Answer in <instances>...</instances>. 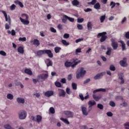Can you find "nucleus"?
<instances>
[{"label":"nucleus","instance_id":"f257e3e1","mask_svg":"<svg viewBox=\"0 0 129 129\" xmlns=\"http://www.w3.org/2000/svg\"><path fill=\"white\" fill-rule=\"evenodd\" d=\"M47 54L49 58H53V54L50 49L39 50L37 51L36 54L38 56H41L42 54Z\"/></svg>","mask_w":129,"mask_h":129},{"label":"nucleus","instance_id":"f03ea898","mask_svg":"<svg viewBox=\"0 0 129 129\" xmlns=\"http://www.w3.org/2000/svg\"><path fill=\"white\" fill-rule=\"evenodd\" d=\"M81 62V61L80 60L77 61V59H74L73 62L68 61H66L64 66L67 68H70L71 67L72 69H74L78 64L80 63Z\"/></svg>","mask_w":129,"mask_h":129},{"label":"nucleus","instance_id":"7ed1b4c3","mask_svg":"<svg viewBox=\"0 0 129 129\" xmlns=\"http://www.w3.org/2000/svg\"><path fill=\"white\" fill-rule=\"evenodd\" d=\"M86 71L84 70V68L82 67L79 69L76 72V78L79 79L81 78H83L86 75Z\"/></svg>","mask_w":129,"mask_h":129},{"label":"nucleus","instance_id":"20e7f679","mask_svg":"<svg viewBox=\"0 0 129 129\" xmlns=\"http://www.w3.org/2000/svg\"><path fill=\"white\" fill-rule=\"evenodd\" d=\"M22 17L24 18V17H26V19L24 20L22 19L21 17H20V20L21 22L24 24L26 25H28L30 24V22L28 21L29 17L26 14H22Z\"/></svg>","mask_w":129,"mask_h":129},{"label":"nucleus","instance_id":"39448f33","mask_svg":"<svg viewBox=\"0 0 129 129\" xmlns=\"http://www.w3.org/2000/svg\"><path fill=\"white\" fill-rule=\"evenodd\" d=\"M107 34V33L106 32H103L102 33H99L97 37L100 38L101 37L100 39V42H103L106 41V39H107V36L106 35Z\"/></svg>","mask_w":129,"mask_h":129},{"label":"nucleus","instance_id":"423d86ee","mask_svg":"<svg viewBox=\"0 0 129 129\" xmlns=\"http://www.w3.org/2000/svg\"><path fill=\"white\" fill-rule=\"evenodd\" d=\"M27 116V112L25 110H21L19 113V119L21 120L25 119Z\"/></svg>","mask_w":129,"mask_h":129},{"label":"nucleus","instance_id":"0eeeda50","mask_svg":"<svg viewBox=\"0 0 129 129\" xmlns=\"http://www.w3.org/2000/svg\"><path fill=\"white\" fill-rule=\"evenodd\" d=\"M111 46H112L114 50H116L117 48L118 47V44L117 42L115 41V39L113 38H112L111 39Z\"/></svg>","mask_w":129,"mask_h":129},{"label":"nucleus","instance_id":"6e6552de","mask_svg":"<svg viewBox=\"0 0 129 129\" xmlns=\"http://www.w3.org/2000/svg\"><path fill=\"white\" fill-rule=\"evenodd\" d=\"M106 75V72H103L99 74H97L96 76H95L94 77V80H99L102 77H103L104 75Z\"/></svg>","mask_w":129,"mask_h":129},{"label":"nucleus","instance_id":"1a4fd4ad","mask_svg":"<svg viewBox=\"0 0 129 129\" xmlns=\"http://www.w3.org/2000/svg\"><path fill=\"white\" fill-rule=\"evenodd\" d=\"M127 58L126 57H124L123 60L120 61L119 63L120 66L122 67H126L127 66V63H126Z\"/></svg>","mask_w":129,"mask_h":129},{"label":"nucleus","instance_id":"9d476101","mask_svg":"<svg viewBox=\"0 0 129 129\" xmlns=\"http://www.w3.org/2000/svg\"><path fill=\"white\" fill-rule=\"evenodd\" d=\"M58 91L59 97H64L66 96V92L63 89H58Z\"/></svg>","mask_w":129,"mask_h":129},{"label":"nucleus","instance_id":"9b49d317","mask_svg":"<svg viewBox=\"0 0 129 129\" xmlns=\"http://www.w3.org/2000/svg\"><path fill=\"white\" fill-rule=\"evenodd\" d=\"M64 114L67 116L68 118H73V113L70 111H64Z\"/></svg>","mask_w":129,"mask_h":129},{"label":"nucleus","instance_id":"f8f14e48","mask_svg":"<svg viewBox=\"0 0 129 129\" xmlns=\"http://www.w3.org/2000/svg\"><path fill=\"white\" fill-rule=\"evenodd\" d=\"M31 43H33V45L35 46V47H38L40 44V41L37 39H35L31 41Z\"/></svg>","mask_w":129,"mask_h":129},{"label":"nucleus","instance_id":"ddd939ff","mask_svg":"<svg viewBox=\"0 0 129 129\" xmlns=\"http://www.w3.org/2000/svg\"><path fill=\"white\" fill-rule=\"evenodd\" d=\"M48 77V75L47 74H42L38 76V78L40 79L45 80Z\"/></svg>","mask_w":129,"mask_h":129},{"label":"nucleus","instance_id":"4468645a","mask_svg":"<svg viewBox=\"0 0 129 129\" xmlns=\"http://www.w3.org/2000/svg\"><path fill=\"white\" fill-rule=\"evenodd\" d=\"M54 93L52 91H47L45 93V96L49 97L53 95Z\"/></svg>","mask_w":129,"mask_h":129},{"label":"nucleus","instance_id":"2eb2a0df","mask_svg":"<svg viewBox=\"0 0 129 129\" xmlns=\"http://www.w3.org/2000/svg\"><path fill=\"white\" fill-rule=\"evenodd\" d=\"M82 111L83 115H84L87 116L89 113V112L87 111V108L86 107H82Z\"/></svg>","mask_w":129,"mask_h":129},{"label":"nucleus","instance_id":"dca6fc26","mask_svg":"<svg viewBox=\"0 0 129 129\" xmlns=\"http://www.w3.org/2000/svg\"><path fill=\"white\" fill-rule=\"evenodd\" d=\"M106 92V89H103V88H99L98 89H96L95 90L93 91V93L95 94L97 92Z\"/></svg>","mask_w":129,"mask_h":129},{"label":"nucleus","instance_id":"f3484780","mask_svg":"<svg viewBox=\"0 0 129 129\" xmlns=\"http://www.w3.org/2000/svg\"><path fill=\"white\" fill-rule=\"evenodd\" d=\"M119 43L121 44V47H122V50L124 51L126 50V47H125V44L122 40H120L119 41Z\"/></svg>","mask_w":129,"mask_h":129},{"label":"nucleus","instance_id":"a211bd4d","mask_svg":"<svg viewBox=\"0 0 129 129\" xmlns=\"http://www.w3.org/2000/svg\"><path fill=\"white\" fill-rule=\"evenodd\" d=\"M88 104L89 105V107L91 108L93 106L95 105L96 104V102L94 100H90L89 101Z\"/></svg>","mask_w":129,"mask_h":129},{"label":"nucleus","instance_id":"6ab92c4d","mask_svg":"<svg viewBox=\"0 0 129 129\" xmlns=\"http://www.w3.org/2000/svg\"><path fill=\"white\" fill-rule=\"evenodd\" d=\"M14 3L17 5H19V6L21 8H23L24 7L23 4L22 3V2H20L19 0H16L14 2Z\"/></svg>","mask_w":129,"mask_h":129},{"label":"nucleus","instance_id":"aec40b11","mask_svg":"<svg viewBox=\"0 0 129 129\" xmlns=\"http://www.w3.org/2000/svg\"><path fill=\"white\" fill-rule=\"evenodd\" d=\"M17 101L19 103L24 104L25 103V100L24 98L19 97L17 98Z\"/></svg>","mask_w":129,"mask_h":129},{"label":"nucleus","instance_id":"412c9836","mask_svg":"<svg viewBox=\"0 0 129 129\" xmlns=\"http://www.w3.org/2000/svg\"><path fill=\"white\" fill-rule=\"evenodd\" d=\"M94 8L96 10H100L101 9V5L99 3H97L95 4Z\"/></svg>","mask_w":129,"mask_h":129},{"label":"nucleus","instance_id":"4be33fe9","mask_svg":"<svg viewBox=\"0 0 129 129\" xmlns=\"http://www.w3.org/2000/svg\"><path fill=\"white\" fill-rule=\"evenodd\" d=\"M93 97L96 101H98L101 98V96H97L95 94L93 95Z\"/></svg>","mask_w":129,"mask_h":129},{"label":"nucleus","instance_id":"5701e85b","mask_svg":"<svg viewBox=\"0 0 129 129\" xmlns=\"http://www.w3.org/2000/svg\"><path fill=\"white\" fill-rule=\"evenodd\" d=\"M18 51L19 53L23 54L24 52V48L22 46H19L18 49Z\"/></svg>","mask_w":129,"mask_h":129},{"label":"nucleus","instance_id":"b1692460","mask_svg":"<svg viewBox=\"0 0 129 129\" xmlns=\"http://www.w3.org/2000/svg\"><path fill=\"white\" fill-rule=\"evenodd\" d=\"M25 73L30 76L32 75V72L31 70L28 69H26L25 70Z\"/></svg>","mask_w":129,"mask_h":129},{"label":"nucleus","instance_id":"393cba45","mask_svg":"<svg viewBox=\"0 0 129 129\" xmlns=\"http://www.w3.org/2000/svg\"><path fill=\"white\" fill-rule=\"evenodd\" d=\"M68 20V16L67 15H63L62 19V21L63 23H66L67 21Z\"/></svg>","mask_w":129,"mask_h":129},{"label":"nucleus","instance_id":"a878e982","mask_svg":"<svg viewBox=\"0 0 129 129\" xmlns=\"http://www.w3.org/2000/svg\"><path fill=\"white\" fill-rule=\"evenodd\" d=\"M8 33L9 34H11L12 35V36H14L16 35V32L15 31V30L14 29L12 30V31H11L10 30H8Z\"/></svg>","mask_w":129,"mask_h":129},{"label":"nucleus","instance_id":"bb28decb","mask_svg":"<svg viewBox=\"0 0 129 129\" xmlns=\"http://www.w3.org/2000/svg\"><path fill=\"white\" fill-rule=\"evenodd\" d=\"M36 120L38 123H39L42 120V116L40 115H37Z\"/></svg>","mask_w":129,"mask_h":129},{"label":"nucleus","instance_id":"cd10ccee","mask_svg":"<svg viewBox=\"0 0 129 129\" xmlns=\"http://www.w3.org/2000/svg\"><path fill=\"white\" fill-rule=\"evenodd\" d=\"M112 50V49L111 47H108L107 51L106 52V54L108 56H110Z\"/></svg>","mask_w":129,"mask_h":129},{"label":"nucleus","instance_id":"c85d7f7f","mask_svg":"<svg viewBox=\"0 0 129 129\" xmlns=\"http://www.w3.org/2000/svg\"><path fill=\"white\" fill-rule=\"evenodd\" d=\"M61 50V48L60 47H55L54 48V51L56 53H58Z\"/></svg>","mask_w":129,"mask_h":129},{"label":"nucleus","instance_id":"c756f323","mask_svg":"<svg viewBox=\"0 0 129 129\" xmlns=\"http://www.w3.org/2000/svg\"><path fill=\"white\" fill-rule=\"evenodd\" d=\"M60 120L64 122V123L67 124H70V122L66 118H60Z\"/></svg>","mask_w":129,"mask_h":129},{"label":"nucleus","instance_id":"7c9ffc66","mask_svg":"<svg viewBox=\"0 0 129 129\" xmlns=\"http://www.w3.org/2000/svg\"><path fill=\"white\" fill-rule=\"evenodd\" d=\"M7 98L9 100H13L14 98V96L12 94H8L7 96Z\"/></svg>","mask_w":129,"mask_h":129},{"label":"nucleus","instance_id":"2f4dec72","mask_svg":"<svg viewBox=\"0 0 129 129\" xmlns=\"http://www.w3.org/2000/svg\"><path fill=\"white\" fill-rule=\"evenodd\" d=\"M87 28L88 30H90L92 29V23L91 22H88V24H87Z\"/></svg>","mask_w":129,"mask_h":129},{"label":"nucleus","instance_id":"473e14b6","mask_svg":"<svg viewBox=\"0 0 129 129\" xmlns=\"http://www.w3.org/2000/svg\"><path fill=\"white\" fill-rule=\"evenodd\" d=\"M47 60L48 61V62L47 63V67H51L52 65V61L49 58H47Z\"/></svg>","mask_w":129,"mask_h":129},{"label":"nucleus","instance_id":"72a5a7b5","mask_svg":"<svg viewBox=\"0 0 129 129\" xmlns=\"http://www.w3.org/2000/svg\"><path fill=\"white\" fill-rule=\"evenodd\" d=\"M72 4L75 6H77L79 5V2H78V0H74L72 2Z\"/></svg>","mask_w":129,"mask_h":129},{"label":"nucleus","instance_id":"f704fd0d","mask_svg":"<svg viewBox=\"0 0 129 129\" xmlns=\"http://www.w3.org/2000/svg\"><path fill=\"white\" fill-rule=\"evenodd\" d=\"M4 128L5 129H14L13 127H12L9 124L4 125Z\"/></svg>","mask_w":129,"mask_h":129},{"label":"nucleus","instance_id":"c9c22d12","mask_svg":"<svg viewBox=\"0 0 129 129\" xmlns=\"http://www.w3.org/2000/svg\"><path fill=\"white\" fill-rule=\"evenodd\" d=\"M105 19H106L105 15H103V16H101L100 19V21H101V23H103L104 22V21H105Z\"/></svg>","mask_w":129,"mask_h":129},{"label":"nucleus","instance_id":"e433bc0d","mask_svg":"<svg viewBox=\"0 0 129 129\" xmlns=\"http://www.w3.org/2000/svg\"><path fill=\"white\" fill-rule=\"evenodd\" d=\"M72 88L74 90H76L77 89V85L75 83H72Z\"/></svg>","mask_w":129,"mask_h":129},{"label":"nucleus","instance_id":"4c0bfd02","mask_svg":"<svg viewBox=\"0 0 129 129\" xmlns=\"http://www.w3.org/2000/svg\"><path fill=\"white\" fill-rule=\"evenodd\" d=\"M61 42L65 46L69 45V43L66 40H64V39L62 40Z\"/></svg>","mask_w":129,"mask_h":129},{"label":"nucleus","instance_id":"58836bf2","mask_svg":"<svg viewBox=\"0 0 129 129\" xmlns=\"http://www.w3.org/2000/svg\"><path fill=\"white\" fill-rule=\"evenodd\" d=\"M49 112L51 113V114H54L55 113V110L54 108L53 107H51L49 108Z\"/></svg>","mask_w":129,"mask_h":129},{"label":"nucleus","instance_id":"ea45409f","mask_svg":"<svg viewBox=\"0 0 129 129\" xmlns=\"http://www.w3.org/2000/svg\"><path fill=\"white\" fill-rule=\"evenodd\" d=\"M55 85L56 86V87L58 88H61V84L60 82H56L55 83Z\"/></svg>","mask_w":129,"mask_h":129},{"label":"nucleus","instance_id":"a19ab883","mask_svg":"<svg viewBox=\"0 0 129 129\" xmlns=\"http://www.w3.org/2000/svg\"><path fill=\"white\" fill-rule=\"evenodd\" d=\"M110 106H111L112 107H114L116 106V104L115 102L113 101H110L109 102Z\"/></svg>","mask_w":129,"mask_h":129},{"label":"nucleus","instance_id":"79ce46f5","mask_svg":"<svg viewBox=\"0 0 129 129\" xmlns=\"http://www.w3.org/2000/svg\"><path fill=\"white\" fill-rule=\"evenodd\" d=\"M2 13H3V14H4V16H5V19H6V22H8V15H7L6 12L5 11H3L2 12Z\"/></svg>","mask_w":129,"mask_h":129},{"label":"nucleus","instance_id":"37998d69","mask_svg":"<svg viewBox=\"0 0 129 129\" xmlns=\"http://www.w3.org/2000/svg\"><path fill=\"white\" fill-rule=\"evenodd\" d=\"M119 79L121 80L120 84H123L124 83V80L123 79V78L122 76H119Z\"/></svg>","mask_w":129,"mask_h":129},{"label":"nucleus","instance_id":"c03bdc74","mask_svg":"<svg viewBox=\"0 0 129 129\" xmlns=\"http://www.w3.org/2000/svg\"><path fill=\"white\" fill-rule=\"evenodd\" d=\"M77 28L79 30H82L83 29V26H82V25L77 24Z\"/></svg>","mask_w":129,"mask_h":129},{"label":"nucleus","instance_id":"a18cd8bd","mask_svg":"<svg viewBox=\"0 0 129 129\" xmlns=\"http://www.w3.org/2000/svg\"><path fill=\"white\" fill-rule=\"evenodd\" d=\"M97 107L100 110H102L104 108L103 105L102 104H98Z\"/></svg>","mask_w":129,"mask_h":129},{"label":"nucleus","instance_id":"49530a36","mask_svg":"<svg viewBox=\"0 0 129 129\" xmlns=\"http://www.w3.org/2000/svg\"><path fill=\"white\" fill-rule=\"evenodd\" d=\"M84 18H78L77 19V22L78 23H82L84 22Z\"/></svg>","mask_w":129,"mask_h":129},{"label":"nucleus","instance_id":"de8ad7c7","mask_svg":"<svg viewBox=\"0 0 129 129\" xmlns=\"http://www.w3.org/2000/svg\"><path fill=\"white\" fill-rule=\"evenodd\" d=\"M116 4L114 2H111L110 3L111 9H112L115 7Z\"/></svg>","mask_w":129,"mask_h":129},{"label":"nucleus","instance_id":"09e8293b","mask_svg":"<svg viewBox=\"0 0 129 129\" xmlns=\"http://www.w3.org/2000/svg\"><path fill=\"white\" fill-rule=\"evenodd\" d=\"M19 41L25 42L26 41V37H20L19 39Z\"/></svg>","mask_w":129,"mask_h":129},{"label":"nucleus","instance_id":"8fccbe9b","mask_svg":"<svg viewBox=\"0 0 129 129\" xmlns=\"http://www.w3.org/2000/svg\"><path fill=\"white\" fill-rule=\"evenodd\" d=\"M97 1L96 0H92V2H90L89 3V5H95Z\"/></svg>","mask_w":129,"mask_h":129},{"label":"nucleus","instance_id":"3c124183","mask_svg":"<svg viewBox=\"0 0 129 129\" xmlns=\"http://www.w3.org/2000/svg\"><path fill=\"white\" fill-rule=\"evenodd\" d=\"M110 70L111 71H115V67L113 65H111L110 67Z\"/></svg>","mask_w":129,"mask_h":129},{"label":"nucleus","instance_id":"603ef678","mask_svg":"<svg viewBox=\"0 0 129 129\" xmlns=\"http://www.w3.org/2000/svg\"><path fill=\"white\" fill-rule=\"evenodd\" d=\"M0 54L2 55H3V56H6L7 53H6L4 51H3V50H1V51H0Z\"/></svg>","mask_w":129,"mask_h":129},{"label":"nucleus","instance_id":"864d4df0","mask_svg":"<svg viewBox=\"0 0 129 129\" xmlns=\"http://www.w3.org/2000/svg\"><path fill=\"white\" fill-rule=\"evenodd\" d=\"M83 40H84L83 38H79V39H78L76 40V43H78L79 42H81L83 41Z\"/></svg>","mask_w":129,"mask_h":129},{"label":"nucleus","instance_id":"5fc2aeb1","mask_svg":"<svg viewBox=\"0 0 129 129\" xmlns=\"http://www.w3.org/2000/svg\"><path fill=\"white\" fill-rule=\"evenodd\" d=\"M66 92L68 94V95H70L71 93V90L70 89V88H67L66 89Z\"/></svg>","mask_w":129,"mask_h":129},{"label":"nucleus","instance_id":"6e6d98bb","mask_svg":"<svg viewBox=\"0 0 129 129\" xmlns=\"http://www.w3.org/2000/svg\"><path fill=\"white\" fill-rule=\"evenodd\" d=\"M15 8H16V6H15V5H14V4H13V5L10 7V10H11V11H14V10H15Z\"/></svg>","mask_w":129,"mask_h":129},{"label":"nucleus","instance_id":"4d7b16f0","mask_svg":"<svg viewBox=\"0 0 129 129\" xmlns=\"http://www.w3.org/2000/svg\"><path fill=\"white\" fill-rule=\"evenodd\" d=\"M106 114L109 117H112L113 116V113L110 111L107 112Z\"/></svg>","mask_w":129,"mask_h":129},{"label":"nucleus","instance_id":"13d9d810","mask_svg":"<svg viewBox=\"0 0 129 129\" xmlns=\"http://www.w3.org/2000/svg\"><path fill=\"white\" fill-rule=\"evenodd\" d=\"M63 37L65 39H68L70 37V35L68 33H65L63 35Z\"/></svg>","mask_w":129,"mask_h":129},{"label":"nucleus","instance_id":"bf43d9fd","mask_svg":"<svg viewBox=\"0 0 129 129\" xmlns=\"http://www.w3.org/2000/svg\"><path fill=\"white\" fill-rule=\"evenodd\" d=\"M50 30H51V32H52V33H56V29H55L54 28H53V27H51Z\"/></svg>","mask_w":129,"mask_h":129},{"label":"nucleus","instance_id":"052dcab7","mask_svg":"<svg viewBox=\"0 0 129 129\" xmlns=\"http://www.w3.org/2000/svg\"><path fill=\"white\" fill-rule=\"evenodd\" d=\"M79 97L80 98L81 100H82V101L84 100V97L82 93L79 94Z\"/></svg>","mask_w":129,"mask_h":129},{"label":"nucleus","instance_id":"680f3d73","mask_svg":"<svg viewBox=\"0 0 129 129\" xmlns=\"http://www.w3.org/2000/svg\"><path fill=\"white\" fill-rule=\"evenodd\" d=\"M57 28L59 30H61L62 29V25L60 24H58L57 25Z\"/></svg>","mask_w":129,"mask_h":129},{"label":"nucleus","instance_id":"e2e57ef3","mask_svg":"<svg viewBox=\"0 0 129 129\" xmlns=\"http://www.w3.org/2000/svg\"><path fill=\"white\" fill-rule=\"evenodd\" d=\"M68 20L71 22H74V21H75V19L74 18H71V17H68Z\"/></svg>","mask_w":129,"mask_h":129},{"label":"nucleus","instance_id":"0e129e2a","mask_svg":"<svg viewBox=\"0 0 129 129\" xmlns=\"http://www.w3.org/2000/svg\"><path fill=\"white\" fill-rule=\"evenodd\" d=\"M90 82V79L88 78V79H87L86 80H85L84 81V84H87L88 83H89Z\"/></svg>","mask_w":129,"mask_h":129},{"label":"nucleus","instance_id":"69168bd1","mask_svg":"<svg viewBox=\"0 0 129 129\" xmlns=\"http://www.w3.org/2000/svg\"><path fill=\"white\" fill-rule=\"evenodd\" d=\"M124 126H126L125 129H129V122L125 123Z\"/></svg>","mask_w":129,"mask_h":129},{"label":"nucleus","instance_id":"338daca9","mask_svg":"<svg viewBox=\"0 0 129 129\" xmlns=\"http://www.w3.org/2000/svg\"><path fill=\"white\" fill-rule=\"evenodd\" d=\"M60 82L62 84H66V78H62L61 79Z\"/></svg>","mask_w":129,"mask_h":129},{"label":"nucleus","instance_id":"774afa93","mask_svg":"<svg viewBox=\"0 0 129 129\" xmlns=\"http://www.w3.org/2000/svg\"><path fill=\"white\" fill-rule=\"evenodd\" d=\"M125 37L126 39H129V31L125 33Z\"/></svg>","mask_w":129,"mask_h":129}]
</instances>
